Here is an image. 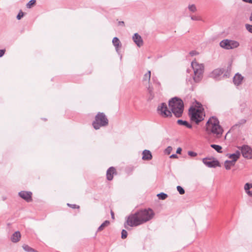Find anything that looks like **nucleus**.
Here are the masks:
<instances>
[{
  "mask_svg": "<svg viewBox=\"0 0 252 252\" xmlns=\"http://www.w3.org/2000/svg\"><path fill=\"white\" fill-rule=\"evenodd\" d=\"M168 105L170 109L169 110L167 104L165 102L160 103L157 107L158 113L163 118L172 117V114L176 118H180L182 116L184 105L183 100L177 97H174L168 101Z\"/></svg>",
  "mask_w": 252,
  "mask_h": 252,
  "instance_id": "f257e3e1",
  "label": "nucleus"
},
{
  "mask_svg": "<svg viewBox=\"0 0 252 252\" xmlns=\"http://www.w3.org/2000/svg\"><path fill=\"white\" fill-rule=\"evenodd\" d=\"M206 132L213 134L218 138L220 137L223 132V128L220 125V121L215 116L211 117L207 121L205 126Z\"/></svg>",
  "mask_w": 252,
  "mask_h": 252,
  "instance_id": "f03ea898",
  "label": "nucleus"
},
{
  "mask_svg": "<svg viewBox=\"0 0 252 252\" xmlns=\"http://www.w3.org/2000/svg\"><path fill=\"white\" fill-rule=\"evenodd\" d=\"M154 215L151 209L141 210L126 217V220H150Z\"/></svg>",
  "mask_w": 252,
  "mask_h": 252,
  "instance_id": "7ed1b4c3",
  "label": "nucleus"
},
{
  "mask_svg": "<svg viewBox=\"0 0 252 252\" xmlns=\"http://www.w3.org/2000/svg\"><path fill=\"white\" fill-rule=\"evenodd\" d=\"M191 66L193 70L194 76L193 77V81L191 80L190 78L188 81H190L191 84L192 82L199 83L203 78L204 66L203 64H199L196 61L191 62Z\"/></svg>",
  "mask_w": 252,
  "mask_h": 252,
  "instance_id": "20e7f679",
  "label": "nucleus"
},
{
  "mask_svg": "<svg viewBox=\"0 0 252 252\" xmlns=\"http://www.w3.org/2000/svg\"><path fill=\"white\" fill-rule=\"evenodd\" d=\"M108 124L109 120L106 115L103 112H98L95 116L92 126L94 129L98 130L101 127L107 126Z\"/></svg>",
  "mask_w": 252,
  "mask_h": 252,
  "instance_id": "39448f33",
  "label": "nucleus"
},
{
  "mask_svg": "<svg viewBox=\"0 0 252 252\" xmlns=\"http://www.w3.org/2000/svg\"><path fill=\"white\" fill-rule=\"evenodd\" d=\"M189 115L190 120L198 124L204 120V116L201 112L198 109L190 108L189 110Z\"/></svg>",
  "mask_w": 252,
  "mask_h": 252,
  "instance_id": "423d86ee",
  "label": "nucleus"
},
{
  "mask_svg": "<svg viewBox=\"0 0 252 252\" xmlns=\"http://www.w3.org/2000/svg\"><path fill=\"white\" fill-rule=\"evenodd\" d=\"M239 45L238 41L228 39H223L220 42V46L225 50L233 49L238 47Z\"/></svg>",
  "mask_w": 252,
  "mask_h": 252,
  "instance_id": "0eeeda50",
  "label": "nucleus"
},
{
  "mask_svg": "<svg viewBox=\"0 0 252 252\" xmlns=\"http://www.w3.org/2000/svg\"><path fill=\"white\" fill-rule=\"evenodd\" d=\"M241 150L242 156L247 159L252 158V148L248 146L244 145L239 148Z\"/></svg>",
  "mask_w": 252,
  "mask_h": 252,
  "instance_id": "6e6552de",
  "label": "nucleus"
},
{
  "mask_svg": "<svg viewBox=\"0 0 252 252\" xmlns=\"http://www.w3.org/2000/svg\"><path fill=\"white\" fill-rule=\"evenodd\" d=\"M202 161L205 165L210 168H216V167L220 166L219 161L214 158H212V160L211 158H203Z\"/></svg>",
  "mask_w": 252,
  "mask_h": 252,
  "instance_id": "1a4fd4ad",
  "label": "nucleus"
},
{
  "mask_svg": "<svg viewBox=\"0 0 252 252\" xmlns=\"http://www.w3.org/2000/svg\"><path fill=\"white\" fill-rule=\"evenodd\" d=\"M32 192L30 191H21L18 193L19 196L27 202H31L32 199Z\"/></svg>",
  "mask_w": 252,
  "mask_h": 252,
  "instance_id": "9d476101",
  "label": "nucleus"
},
{
  "mask_svg": "<svg viewBox=\"0 0 252 252\" xmlns=\"http://www.w3.org/2000/svg\"><path fill=\"white\" fill-rule=\"evenodd\" d=\"M144 221H125L124 226L126 229L130 230L132 227H136L142 224Z\"/></svg>",
  "mask_w": 252,
  "mask_h": 252,
  "instance_id": "9b49d317",
  "label": "nucleus"
},
{
  "mask_svg": "<svg viewBox=\"0 0 252 252\" xmlns=\"http://www.w3.org/2000/svg\"><path fill=\"white\" fill-rule=\"evenodd\" d=\"M241 155L240 151L237 150L234 153L228 155V157L229 158L232 159L231 161H227V162H230L233 163L235 162L240 158Z\"/></svg>",
  "mask_w": 252,
  "mask_h": 252,
  "instance_id": "f8f14e48",
  "label": "nucleus"
},
{
  "mask_svg": "<svg viewBox=\"0 0 252 252\" xmlns=\"http://www.w3.org/2000/svg\"><path fill=\"white\" fill-rule=\"evenodd\" d=\"M244 77L240 73H237L233 77V82L234 84L238 86L242 84Z\"/></svg>",
  "mask_w": 252,
  "mask_h": 252,
  "instance_id": "ddd939ff",
  "label": "nucleus"
},
{
  "mask_svg": "<svg viewBox=\"0 0 252 252\" xmlns=\"http://www.w3.org/2000/svg\"><path fill=\"white\" fill-rule=\"evenodd\" d=\"M132 39L137 46L140 47L143 45V40L141 38V36L138 33H134L133 35Z\"/></svg>",
  "mask_w": 252,
  "mask_h": 252,
  "instance_id": "4468645a",
  "label": "nucleus"
},
{
  "mask_svg": "<svg viewBox=\"0 0 252 252\" xmlns=\"http://www.w3.org/2000/svg\"><path fill=\"white\" fill-rule=\"evenodd\" d=\"M116 174L115 168L112 166L109 167L106 172V178L108 181H111L113 179V175Z\"/></svg>",
  "mask_w": 252,
  "mask_h": 252,
  "instance_id": "2eb2a0df",
  "label": "nucleus"
},
{
  "mask_svg": "<svg viewBox=\"0 0 252 252\" xmlns=\"http://www.w3.org/2000/svg\"><path fill=\"white\" fill-rule=\"evenodd\" d=\"M142 159L149 160L152 158L151 152L148 150H145L142 153Z\"/></svg>",
  "mask_w": 252,
  "mask_h": 252,
  "instance_id": "dca6fc26",
  "label": "nucleus"
},
{
  "mask_svg": "<svg viewBox=\"0 0 252 252\" xmlns=\"http://www.w3.org/2000/svg\"><path fill=\"white\" fill-rule=\"evenodd\" d=\"M112 43L115 47L116 52L119 54L120 53L119 52V48L121 47L122 46L119 39L117 37H114L112 40Z\"/></svg>",
  "mask_w": 252,
  "mask_h": 252,
  "instance_id": "f3484780",
  "label": "nucleus"
},
{
  "mask_svg": "<svg viewBox=\"0 0 252 252\" xmlns=\"http://www.w3.org/2000/svg\"><path fill=\"white\" fill-rule=\"evenodd\" d=\"M21 238V234L19 231L14 232L11 237V240L14 243L18 242Z\"/></svg>",
  "mask_w": 252,
  "mask_h": 252,
  "instance_id": "a211bd4d",
  "label": "nucleus"
},
{
  "mask_svg": "<svg viewBox=\"0 0 252 252\" xmlns=\"http://www.w3.org/2000/svg\"><path fill=\"white\" fill-rule=\"evenodd\" d=\"M177 123L179 125L184 126L189 128H192V125L188 123L187 121L182 120L181 119L178 120L177 121Z\"/></svg>",
  "mask_w": 252,
  "mask_h": 252,
  "instance_id": "6ab92c4d",
  "label": "nucleus"
},
{
  "mask_svg": "<svg viewBox=\"0 0 252 252\" xmlns=\"http://www.w3.org/2000/svg\"><path fill=\"white\" fill-rule=\"evenodd\" d=\"M23 248L25 251L28 252H38L36 250L30 247L27 245H24L23 246Z\"/></svg>",
  "mask_w": 252,
  "mask_h": 252,
  "instance_id": "aec40b11",
  "label": "nucleus"
},
{
  "mask_svg": "<svg viewBox=\"0 0 252 252\" xmlns=\"http://www.w3.org/2000/svg\"><path fill=\"white\" fill-rule=\"evenodd\" d=\"M211 147L213 148L214 150H215L218 153H221L222 152L221 151L222 147L219 145H216V144H211Z\"/></svg>",
  "mask_w": 252,
  "mask_h": 252,
  "instance_id": "412c9836",
  "label": "nucleus"
},
{
  "mask_svg": "<svg viewBox=\"0 0 252 252\" xmlns=\"http://www.w3.org/2000/svg\"><path fill=\"white\" fill-rule=\"evenodd\" d=\"M223 70L221 69H216L212 72V73L215 77H218L221 75L223 73Z\"/></svg>",
  "mask_w": 252,
  "mask_h": 252,
  "instance_id": "4be33fe9",
  "label": "nucleus"
},
{
  "mask_svg": "<svg viewBox=\"0 0 252 252\" xmlns=\"http://www.w3.org/2000/svg\"><path fill=\"white\" fill-rule=\"evenodd\" d=\"M151 79V71L149 70L148 72L145 73L143 76V81H148L149 82L150 81Z\"/></svg>",
  "mask_w": 252,
  "mask_h": 252,
  "instance_id": "5701e85b",
  "label": "nucleus"
},
{
  "mask_svg": "<svg viewBox=\"0 0 252 252\" xmlns=\"http://www.w3.org/2000/svg\"><path fill=\"white\" fill-rule=\"evenodd\" d=\"M227 161H231V160H227L224 162V166L226 170H229L231 169V166H234L235 165V162H233V163L230 162H227Z\"/></svg>",
  "mask_w": 252,
  "mask_h": 252,
  "instance_id": "b1692460",
  "label": "nucleus"
},
{
  "mask_svg": "<svg viewBox=\"0 0 252 252\" xmlns=\"http://www.w3.org/2000/svg\"><path fill=\"white\" fill-rule=\"evenodd\" d=\"M110 224V221H104L100 226L98 228V231L102 230L105 227L108 226Z\"/></svg>",
  "mask_w": 252,
  "mask_h": 252,
  "instance_id": "393cba45",
  "label": "nucleus"
},
{
  "mask_svg": "<svg viewBox=\"0 0 252 252\" xmlns=\"http://www.w3.org/2000/svg\"><path fill=\"white\" fill-rule=\"evenodd\" d=\"M189 10V11L191 12H195L197 11V8L195 4H189L188 7Z\"/></svg>",
  "mask_w": 252,
  "mask_h": 252,
  "instance_id": "a878e982",
  "label": "nucleus"
},
{
  "mask_svg": "<svg viewBox=\"0 0 252 252\" xmlns=\"http://www.w3.org/2000/svg\"><path fill=\"white\" fill-rule=\"evenodd\" d=\"M157 196L159 199L164 200L167 197L168 195L166 193L160 192L157 195Z\"/></svg>",
  "mask_w": 252,
  "mask_h": 252,
  "instance_id": "bb28decb",
  "label": "nucleus"
},
{
  "mask_svg": "<svg viewBox=\"0 0 252 252\" xmlns=\"http://www.w3.org/2000/svg\"><path fill=\"white\" fill-rule=\"evenodd\" d=\"M35 0H31L27 3L26 6L27 8H30L32 5L35 4Z\"/></svg>",
  "mask_w": 252,
  "mask_h": 252,
  "instance_id": "cd10ccee",
  "label": "nucleus"
},
{
  "mask_svg": "<svg viewBox=\"0 0 252 252\" xmlns=\"http://www.w3.org/2000/svg\"><path fill=\"white\" fill-rule=\"evenodd\" d=\"M251 188H252V183H246L245 185V186H244V189L246 191V192H247L248 191H249L250 190V189Z\"/></svg>",
  "mask_w": 252,
  "mask_h": 252,
  "instance_id": "c85d7f7f",
  "label": "nucleus"
},
{
  "mask_svg": "<svg viewBox=\"0 0 252 252\" xmlns=\"http://www.w3.org/2000/svg\"><path fill=\"white\" fill-rule=\"evenodd\" d=\"M177 189L181 195L184 194L185 192L184 189L181 186H178Z\"/></svg>",
  "mask_w": 252,
  "mask_h": 252,
  "instance_id": "c756f323",
  "label": "nucleus"
},
{
  "mask_svg": "<svg viewBox=\"0 0 252 252\" xmlns=\"http://www.w3.org/2000/svg\"><path fill=\"white\" fill-rule=\"evenodd\" d=\"M127 231L125 229H123L122 231V232H121V238L123 239H125L127 237Z\"/></svg>",
  "mask_w": 252,
  "mask_h": 252,
  "instance_id": "7c9ffc66",
  "label": "nucleus"
},
{
  "mask_svg": "<svg viewBox=\"0 0 252 252\" xmlns=\"http://www.w3.org/2000/svg\"><path fill=\"white\" fill-rule=\"evenodd\" d=\"M24 12L21 10H20V11L19 12L18 15H17V19L18 20H20L24 16Z\"/></svg>",
  "mask_w": 252,
  "mask_h": 252,
  "instance_id": "2f4dec72",
  "label": "nucleus"
},
{
  "mask_svg": "<svg viewBox=\"0 0 252 252\" xmlns=\"http://www.w3.org/2000/svg\"><path fill=\"white\" fill-rule=\"evenodd\" d=\"M67 205L73 209H79L80 207L79 206L76 205V204H72L67 203Z\"/></svg>",
  "mask_w": 252,
  "mask_h": 252,
  "instance_id": "473e14b6",
  "label": "nucleus"
},
{
  "mask_svg": "<svg viewBox=\"0 0 252 252\" xmlns=\"http://www.w3.org/2000/svg\"><path fill=\"white\" fill-rule=\"evenodd\" d=\"M247 30L250 32L252 33V25L249 24H246L245 25Z\"/></svg>",
  "mask_w": 252,
  "mask_h": 252,
  "instance_id": "72a5a7b5",
  "label": "nucleus"
},
{
  "mask_svg": "<svg viewBox=\"0 0 252 252\" xmlns=\"http://www.w3.org/2000/svg\"><path fill=\"white\" fill-rule=\"evenodd\" d=\"M188 154L189 156L190 157H194L197 156L196 153L191 151H188Z\"/></svg>",
  "mask_w": 252,
  "mask_h": 252,
  "instance_id": "f704fd0d",
  "label": "nucleus"
},
{
  "mask_svg": "<svg viewBox=\"0 0 252 252\" xmlns=\"http://www.w3.org/2000/svg\"><path fill=\"white\" fill-rule=\"evenodd\" d=\"M190 18L193 21H199L201 20V18L199 16H191Z\"/></svg>",
  "mask_w": 252,
  "mask_h": 252,
  "instance_id": "c9c22d12",
  "label": "nucleus"
},
{
  "mask_svg": "<svg viewBox=\"0 0 252 252\" xmlns=\"http://www.w3.org/2000/svg\"><path fill=\"white\" fill-rule=\"evenodd\" d=\"M172 148L171 146H168L165 149V152L167 154H170L171 152L172 151Z\"/></svg>",
  "mask_w": 252,
  "mask_h": 252,
  "instance_id": "e433bc0d",
  "label": "nucleus"
},
{
  "mask_svg": "<svg viewBox=\"0 0 252 252\" xmlns=\"http://www.w3.org/2000/svg\"><path fill=\"white\" fill-rule=\"evenodd\" d=\"M246 120L244 119H241L239 121V122H238V124H237V125H243L245 123H246Z\"/></svg>",
  "mask_w": 252,
  "mask_h": 252,
  "instance_id": "4c0bfd02",
  "label": "nucleus"
},
{
  "mask_svg": "<svg viewBox=\"0 0 252 252\" xmlns=\"http://www.w3.org/2000/svg\"><path fill=\"white\" fill-rule=\"evenodd\" d=\"M148 90L149 91V93H150V95L152 96V98L153 97V88H151L150 86L149 88H148Z\"/></svg>",
  "mask_w": 252,
  "mask_h": 252,
  "instance_id": "58836bf2",
  "label": "nucleus"
},
{
  "mask_svg": "<svg viewBox=\"0 0 252 252\" xmlns=\"http://www.w3.org/2000/svg\"><path fill=\"white\" fill-rule=\"evenodd\" d=\"M189 54L191 56H193L194 55L198 54V53L196 51H191L189 52Z\"/></svg>",
  "mask_w": 252,
  "mask_h": 252,
  "instance_id": "ea45409f",
  "label": "nucleus"
},
{
  "mask_svg": "<svg viewBox=\"0 0 252 252\" xmlns=\"http://www.w3.org/2000/svg\"><path fill=\"white\" fill-rule=\"evenodd\" d=\"M5 52V49L0 50V57H2L4 55Z\"/></svg>",
  "mask_w": 252,
  "mask_h": 252,
  "instance_id": "a19ab883",
  "label": "nucleus"
},
{
  "mask_svg": "<svg viewBox=\"0 0 252 252\" xmlns=\"http://www.w3.org/2000/svg\"><path fill=\"white\" fill-rule=\"evenodd\" d=\"M181 152H182V148L180 147L178 148L177 149V151H176V153L180 154L181 153Z\"/></svg>",
  "mask_w": 252,
  "mask_h": 252,
  "instance_id": "79ce46f5",
  "label": "nucleus"
},
{
  "mask_svg": "<svg viewBox=\"0 0 252 252\" xmlns=\"http://www.w3.org/2000/svg\"><path fill=\"white\" fill-rule=\"evenodd\" d=\"M243 1L252 4V0H242Z\"/></svg>",
  "mask_w": 252,
  "mask_h": 252,
  "instance_id": "37998d69",
  "label": "nucleus"
},
{
  "mask_svg": "<svg viewBox=\"0 0 252 252\" xmlns=\"http://www.w3.org/2000/svg\"><path fill=\"white\" fill-rule=\"evenodd\" d=\"M118 25L119 26H125V23L124 21H119Z\"/></svg>",
  "mask_w": 252,
  "mask_h": 252,
  "instance_id": "c03bdc74",
  "label": "nucleus"
},
{
  "mask_svg": "<svg viewBox=\"0 0 252 252\" xmlns=\"http://www.w3.org/2000/svg\"><path fill=\"white\" fill-rule=\"evenodd\" d=\"M170 158H177L178 156L176 154H172L170 156Z\"/></svg>",
  "mask_w": 252,
  "mask_h": 252,
  "instance_id": "a18cd8bd",
  "label": "nucleus"
},
{
  "mask_svg": "<svg viewBox=\"0 0 252 252\" xmlns=\"http://www.w3.org/2000/svg\"><path fill=\"white\" fill-rule=\"evenodd\" d=\"M247 193L250 196L252 197V190H249L247 192Z\"/></svg>",
  "mask_w": 252,
  "mask_h": 252,
  "instance_id": "49530a36",
  "label": "nucleus"
},
{
  "mask_svg": "<svg viewBox=\"0 0 252 252\" xmlns=\"http://www.w3.org/2000/svg\"><path fill=\"white\" fill-rule=\"evenodd\" d=\"M111 215L112 219H114V213L112 211L111 212Z\"/></svg>",
  "mask_w": 252,
  "mask_h": 252,
  "instance_id": "de8ad7c7",
  "label": "nucleus"
},
{
  "mask_svg": "<svg viewBox=\"0 0 252 252\" xmlns=\"http://www.w3.org/2000/svg\"><path fill=\"white\" fill-rule=\"evenodd\" d=\"M122 56L121 55L120 57V59H122Z\"/></svg>",
  "mask_w": 252,
  "mask_h": 252,
  "instance_id": "09e8293b",
  "label": "nucleus"
}]
</instances>
